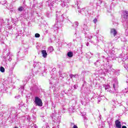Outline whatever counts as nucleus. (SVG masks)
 I'll return each instance as SVG.
<instances>
[{
	"instance_id": "obj_48",
	"label": "nucleus",
	"mask_w": 128,
	"mask_h": 128,
	"mask_svg": "<svg viewBox=\"0 0 128 128\" xmlns=\"http://www.w3.org/2000/svg\"><path fill=\"white\" fill-rule=\"evenodd\" d=\"M98 8H100V6H98Z\"/></svg>"
},
{
	"instance_id": "obj_23",
	"label": "nucleus",
	"mask_w": 128,
	"mask_h": 128,
	"mask_svg": "<svg viewBox=\"0 0 128 128\" xmlns=\"http://www.w3.org/2000/svg\"><path fill=\"white\" fill-rule=\"evenodd\" d=\"M54 4H56V2H54V0H52L50 2V6H54Z\"/></svg>"
},
{
	"instance_id": "obj_35",
	"label": "nucleus",
	"mask_w": 128,
	"mask_h": 128,
	"mask_svg": "<svg viewBox=\"0 0 128 128\" xmlns=\"http://www.w3.org/2000/svg\"><path fill=\"white\" fill-rule=\"evenodd\" d=\"M59 74L61 78H64V76L62 75V72L60 71L59 72Z\"/></svg>"
},
{
	"instance_id": "obj_33",
	"label": "nucleus",
	"mask_w": 128,
	"mask_h": 128,
	"mask_svg": "<svg viewBox=\"0 0 128 128\" xmlns=\"http://www.w3.org/2000/svg\"><path fill=\"white\" fill-rule=\"evenodd\" d=\"M76 76V75H74L72 74H70V78H75Z\"/></svg>"
},
{
	"instance_id": "obj_6",
	"label": "nucleus",
	"mask_w": 128,
	"mask_h": 128,
	"mask_svg": "<svg viewBox=\"0 0 128 128\" xmlns=\"http://www.w3.org/2000/svg\"><path fill=\"white\" fill-rule=\"evenodd\" d=\"M118 100H112L111 101L110 106L112 110H114V108H116V106H118Z\"/></svg>"
},
{
	"instance_id": "obj_24",
	"label": "nucleus",
	"mask_w": 128,
	"mask_h": 128,
	"mask_svg": "<svg viewBox=\"0 0 128 128\" xmlns=\"http://www.w3.org/2000/svg\"><path fill=\"white\" fill-rule=\"evenodd\" d=\"M74 42H80V38H77L76 39L74 40Z\"/></svg>"
},
{
	"instance_id": "obj_21",
	"label": "nucleus",
	"mask_w": 128,
	"mask_h": 128,
	"mask_svg": "<svg viewBox=\"0 0 128 128\" xmlns=\"http://www.w3.org/2000/svg\"><path fill=\"white\" fill-rule=\"evenodd\" d=\"M100 60H98L96 62L94 63V66H100Z\"/></svg>"
},
{
	"instance_id": "obj_17",
	"label": "nucleus",
	"mask_w": 128,
	"mask_h": 128,
	"mask_svg": "<svg viewBox=\"0 0 128 128\" xmlns=\"http://www.w3.org/2000/svg\"><path fill=\"white\" fill-rule=\"evenodd\" d=\"M113 88L114 90H118V82H115L113 84Z\"/></svg>"
},
{
	"instance_id": "obj_7",
	"label": "nucleus",
	"mask_w": 128,
	"mask_h": 128,
	"mask_svg": "<svg viewBox=\"0 0 128 128\" xmlns=\"http://www.w3.org/2000/svg\"><path fill=\"white\" fill-rule=\"evenodd\" d=\"M88 30H90V28H88V24L84 23L81 26V32H85L86 34V32H88Z\"/></svg>"
},
{
	"instance_id": "obj_43",
	"label": "nucleus",
	"mask_w": 128,
	"mask_h": 128,
	"mask_svg": "<svg viewBox=\"0 0 128 128\" xmlns=\"http://www.w3.org/2000/svg\"><path fill=\"white\" fill-rule=\"evenodd\" d=\"M100 53H97V54H96V56H100Z\"/></svg>"
},
{
	"instance_id": "obj_25",
	"label": "nucleus",
	"mask_w": 128,
	"mask_h": 128,
	"mask_svg": "<svg viewBox=\"0 0 128 128\" xmlns=\"http://www.w3.org/2000/svg\"><path fill=\"white\" fill-rule=\"evenodd\" d=\"M5 70L3 66L0 67V71L1 72H4Z\"/></svg>"
},
{
	"instance_id": "obj_19",
	"label": "nucleus",
	"mask_w": 128,
	"mask_h": 128,
	"mask_svg": "<svg viewBox=\"0 0 128 128\" xmlns=\"http://www.w3.org/2000/svg\"><path fill=\"white\" fill-rule=\"evenodd\" d=\"M89 40H90L91 39V42L92 44H94V42H96L95 40H94V38H95V40H96V36H94V38H92V36H91L90 38V36L88 37Z\"/></svg>"
},
{
	"instance_id": "obj_37",
	"label": "nucleus",
	"mask_w": 128,
	"mask_h": 128,
	"mask_svg": "<svg viewBox=\"0 0 128 128\" xmlns=\"http://www.w3.org/2000/svg\"><path fill=\"white\" fill-rule=\"evenodd\" d=\"M56 108V105L52 102V108Z\"/></svg>"
},
{
	"instance_id": "obj_53",
	"label": "nucleus",
	"mask_w": 128,
	"mask_h": 128,
	"mask_svg": "<svg viewBox=\"0 0 128 128\" xmlns=\"http://www.w3.org/2000/svg\"><path fill=\"white\" fill-rule=\"evenodd\" d=\"M64 112V111H63V112Z\"/></svg>"
},
{
	"instance_id": "obj_10",
	"label": "nucleus",
	"mask_w": 128,
	"mask_h": 128,
	"mask_svg": "<svg viewBox=\"0 0 128 128\" xmlns=\"http://www.w3.org/2000/svg\"><path fill=\"white\" fill-rule=\"evenodd\" d=\"M70 2V0H64L61 2L60 5L62 8H64L65 6H68V4Z\"/></svg>"
},
{
	"instance_id": "obj_13",
	"label": "nucleus",
	"mask_w": 128,
	"mask_h": 128,
	"mask_svg": "<svg viewBox=\"0 0 128 128\" xmlns=\"http://www.w3.org/2000/svg\"><path fill=\"white\" fill-rule=\"evenodd\" d=\"M115 124L116 128H122V124L120 123V120H116L115 122Z\"/></svg>"
},
{
	"instance_id": "obj_26",
	"label": "nucleus",
	"mask_w": 128,
	"mask_h": 128,
	"mask_svg": "<svg viewBox=\"0 0 128 128\" xmlns=\"http://www.w3.org/2000/svg\"><path fill=\"white\" fill-rule=\"evenodd\" d=\"M78 6V10H80V2H77V4H76L75 6Z\"/></svg>"
},
{
	"instance_id": "obj_16",
	"label": "nucleus",
	"mask_w": 128,
	"mask_h": 128,
	"mask_svg": "<svg viewBox=\"0 0 128 128\" xmlns=\"http://www.w3.org/2000/svg\"><path fill=\"white\" fill-rule=\"evenodd\" d=\"M122 64H123L124 68H126V70H128V61L126 60V61L123 62Z\"/></svg>"
},
{
	"instance_id": "obj_47",
	"label": "nucleus",
	"mask_w": 128,
	"mask_h": 128,
	"mask_svg": "<svg viewBox=\"0 0 128 128\" xmlns=\"http://www.w3.org/2000/svg\"><path fill=\"white\" fill-rule=\"evenodd\" d=\"M126 94H128V90L126 91Z\"/></svg>"
},
{
	"instance_id": "obj_18",
	"label": "nucleus",
	"mask_w": 128,
	"mask_h": 128,
	"mask_svg": "<svg viewBox=\"0 0 128 128\" xmlns=\"http://www.w3.org/2000/svg\"><path fill=\"white\" fill-rule=\"evenodd\" d=\"M54 52V47L50 46L48 48V52H49V54H50V52Z\"/></svg>"
},
{
	"instance_id": "obj_14",
	"label": "nucleus",
	"mask_w": 128,
	"mask_h": 128,
	"mask_svg": "<svg viewBox=\"0 0 128 128\" xmlns=\"http://www.w3.org/2000/svg\"><path fill=\"white\" fill-rule=\"evenodd\" d=\"M42 56L44 58H46L48 56V53L46 52V50H42L41 51Z\"/></svg>"
},
{
	"instance_id": "obj_2",
	"label": "nucleus",
	"mask_w": 128,
	"mask_h": 128,
	"mask_svg": "<svg viewBox=\"0 0 128 128\" xmlns=\"http://www.w3.org/2000/svg\"><path fill=\"white\" fill-rule=\"evenodd\" d=\"M122 54H120L118 57L116 58V60H118V62H120L122 60V58L124 60H126L128 58V54L126 50H125L124 48H122Z\"/></svg>"
},
{
	"instance_id": "obj_1",
	"label": "nucleus",
	"mask_w": 128,
	"mask_h": 128,
	"mask_svg": "<svg viewBox=\"0 0 128 128\" xmlns=\"http://www.w3.org/2000/svg\"><path fill=\"white\" fill-rule=\"evenodd\" d=\"M56 16L57 17L56 21L52 28L54 30V32L56 34H58V30L62 28L63 22H68V24H70V22L72 24V22L68 20V18L66 17V14H63L60 17H58V11L56 12Z\"/></svg>"
},
{
	"instance_id": "obj_50",
	"label": "nucleus",
	"mask_w": 128,
	"mask_h": 128,
	"mask_svg": "<svg viewBox=\"0 0 128 128\" xmlns=\"http://www.w3.org/2000/svg\"><path fill=\"white\" fill-rule=\"evenodd\" d=\"M58 2H60L62 0H57Z\"/></svg>"
},
{
	"instance_id": "obj_12",
	"label": "nucleus",
	"mask_w": 128,
	"mask_h": 128,
	"mask_svg": "<svg viewBox=\"0 0 128 128\" xmlns=\"http://www.w3.org/2000/svg\"><path fill=\"white\" fill-rule=\"evenodd\" d=\"M103 87L106 90H107V92H112V94H114V92L112 91V90H110V85H106V84H103Z\"/></svg>"
},
{
	"instance_id": "obj_40",
	"label": "nucleus",
	"mask_w": 128,
	"mask_h": 128,
	"mask_svg": "<svg viewBox=\"0 0 128 128\" xmlns=\"http://www.w3.org/2000/svg\"><path fill=\"white\" fill-rule=\"evenodd\" d=\"M73 128H78V126H76V125H74V126H73Z\"/></svg>"
},
{
	"instance_id": "obj_29",
	"label": "nucleus",
	"mask_w": 128,
	"mask_h": 128,
	"mask_svg": "<svg viewBox=\"0 0 128 128\" xmlns=\"http://www.w3.org/2000/svg\"><path fill=\"white\" fill-rule=\"evenodd\" d=\"M116 0H112V4H113V6H114V4H116Z\"/></svg>"
},
{
	"instance_id": "obj_3",
	"label": "nucleus",
	"mask_w": 128,
	"mask_h": 128,
	"mask_svg": "<svg viewBox=\"0 0 128 128\" xmlns=\"http://www.w3.org/2000/svg\"><path fill=\"white\" fill-rule=\"evenodd\" d=\"M42 64L39 62H35L33 64V68L32 70H34L35 72H38V70L40 69V66Z\"/></svg>"
},
{
	"instance_id": "obj_20",
	"label": "nucleus",
	"mask_w": 128,
	"mask_h": 128,
	"mask_svg": "<svg viewBox=\"0 0 128 128\" xmlns=\"http://www.w3.org/2000/svg\"><path fill=\"white\" fill-rule=\"evenodd\" d=\"M67 56H68V58H72L74 56V54L72 52H68Z\"/></svg>"
},
{
	"instance_id": "obj_5",
	"label": "nucleus",
	"mask_w": 128,
	"mask_h": 128,
	"mask_svg": "<svg viewBox=\"0 0 128 128\" xmlns=\"http://www.w3.org/2000/svg\"><path fill=\"white\" fill-rule=\"evenodd\" d=\"M34 103L38 106H42V99L38 96L35 97Z\"/></svg>"
},
{
	"instance_id": "obj_49",
	"label": "nucleus",
	"mask_w": 128,
	"mask_h": 128,
	"mask_svg": "<svg viewBox=\"0 0 128 128\" xmlns=\"http://www.w3.org/2000/svg\"><path fill=\"white\" fill-rule=\"evenodd\" d=\"M14 128H18V126H15Z\"/></svg>"
},
{
	"instance_id": "obj_44",
	"label": "nucleus",
	"mask_w": 128,
	"mask_h": 128,
	"mask_svg": "<svg viewBox=\"0 0 128 128\" xmlns=\"http://www.w3.org/2000/svg\"><path fill=\"white\" fill-rule=\"evenodd\" d=\"M122 128H126V126H122Z\"/></svg>"
},
{
	"instance_id": "obj_42",
	"label": "nucleus",
	"mask_w": 128,
	"mask_h": 128,
	"mask_svg": "<svg viewBox=\"0 0 128 128\" xmlns=\"http://www.w3.org/2000/svg\"><path fill=\"white\" fill-rule=\"evenodd\" d=\"M86 46H90V43L89 42H87L86 44Z\"/></svg>"
},
{
	"instance_id": "obj_31",
	"label": "nucleus",
	"mask_w": 128,
	"mask_h": 128,
	"mask_svg": "<svg viewBox=\"0 0 128 128\" xmlns=\"http://www.w3.org/2000/svg\"><path fill=\"white\" fill-rule=\"evenodd\" d=\"M74 24L76 28H77V26H78L79 23L78 21L75 22Z\"/></svg>"
},
{
	"instance_id": "obj_15",
	"label": "nucleus",
	"mask_w": 128,
	"mask_h": 128,
	"mask_svg": "<svg viewBox=\"0 0 128 128\" xmlns=\"http://www.w3.org/2000/svg\"><path fill=\"white\" fill-rule=\"evenodd\" d=\"M110 34H113L114 36H116V34H118V32H116V29L111 28Z\"/></svg>"
},
{
	"instance_id": "obj_4",
	"label": "nucleus",
	"mask_w": 128,
	"mask_h": 128,
	"mask_svg": "<svg viewBox=\"0 0 128 128\" xmlns=\"http://www.w3.org/2000/svg\"><path fill=\"white\" fill-rule=\"evenodd\" d=\"M4 60L6 62L4 66H8L6 62H12V56H10V52L6 54V56H3Z\"/></svg>"
},
{
	"instance_id": "obj_41",
	"label": "nucleus",
	"mask_w": 128,
	"mask_h": 128,
	"mask_svg": "<svg viewBox=\"0 0 128 128\" xmlns=\"http://www.w3.org/2000/svg\"><path fill=\"white\" fill-rule=\"evenodd\" d=\"M48 30H46L45 31V34H48Z\"/></svg>"
},
{
	"instance_id": "obj_52",
	"label": "nucleus",
	"mask_w": 128,
	"mask_h": 128,
	"mask_svg": "<svg viewBox=\"0 0 128 128\" xmlns=\"http://www.w3.org/2000/svg\"><path fill=\"white\" fill-rule=\"evenodd\" d=\"M124 46H126V44H124Z\"/></svg>"
},
{
	"instance_id": "obj_28",
	"label": "nucleus",
	"mask_w": 128,
	"mask_h": 128,
	"mask_svg": "<svg viewBox=\"0 0 128 128\" xmlns=\"http://www.w3.org/2000/svg\"><path fill=\"white\" fill-rule=\"evenodd\" d=\"M24 86H21L20 88H19L18 90H24Z\"/></svg>"
},
{
	"instance_id": "obj_45",
	"label": "nucleus",
	"mask_w": 128,
	"mask_h": 128,
	"mask_svg": "<svg viewBox=\"0 0 128 128\" xmlns=\"http://www.w3.org/2000/svg\"><path fill=\"white\" fill-rule=\"evenodd\" d=\"M54 70H56V68L52 69V72H54Z\"/></svg>"
},
{
	"instance_id": "obj_36",
	"label": "nucleus",
	"mask_w": 128,
	"mask_h": 128,
	"mask_svg": "<svg viewBox=\"0 0 128 128\" xmlns=\"http://www.w3.org/2000/svg\"><path fill=\"white\" fill-rule=\"evenodd\" d=\"M98 22V20H96V18L95 19H94L93 20V22L94 23V24H96V22Z\"/></svg>"
},
{
	"instance_id": "obj_34",
	"label": "nucleus",
	"mask_w": 128,
	"mask_h": 128,
	"mask_svg": "<svg viewBox=\"0 0 128 128\" xmlns=\"http://www.w3.org/2000/svg\"><path fill=\"white\" fill-rule=\"evenodd\" d=\"M78 84H76L74 86V90H76V88H78Z\"/></svg>"
},
{
	"instance_id": "obj_9",
	"label": "nucleus",
	"mask_w": 128,
	"mask_h": 128,
	"mask_svg": "<svg viewBox=\"0 0 128 128\" xmlns=\"http://www.w3.org/2000/svg\"><path fill=\"white\" fill-rule=\"evenodd\" d=\"M122 16L123 20L126 22L128 18V11H126V10H124Z\"/></svg>"
},
{
	"instance_id": "obj_30",
	"label": "nucleus",
	"mask_w": 128,
	"mask_h": 128,
	"mask_svg": "<svg viewBox=\"0 0 128 128\" xmlns=\"http://www.w3.org/2000/svg\"><path fill=\"white\" fill-rule=\"evenodd\" d=\"M50 12H47L46 14V16H47V18H50Z\"/></svg>"
},
{
	"instance_id": "obj_38",
	"label": "nucleus",
	"mask_w": 128,
	"mask_h": 128,
	"mask_svg": "<svg viewBox=\"0 0 128 128\" xmlns=\"http://www.w3.org/2000/svg\"><path fill=\"white\" fill-rule=\"evenodd\" d=\"M82 12H84V8H82V10H78V12H82Z\"/></svg>"
},
{
	"instance_id": "obj_51",
	"label": "nucleus",
	"mask_w": 128,
	"mask_h": 128,
	"mask_svg": "<svg viewBox=\"0 0 128 128\" xmlns=\"http://www.w3.org/2000/svg\"><path fill=\"white\" fill-rule=\"evenodd\" d=\"M63 110H64V108H63Z\"/></svg>"
},
{
	"instance_id": "obj_46",
	"label": "nucleus",
	"mask_w": 128,
	"mask_h": 128,
	"mask_svg": "<svg viewBox=\"0 0 128 128\" xmlns=\"http://www.w3.org/2000/svg\"><path fill=\"white\" fill-rule=\"evenodd\" d=\"M34 128H38V127L36 126V124H34Z\"/></svg>"
},
{
	"instance_id": "obj_11",
	"label": "nucleus",
	"mask_w": 128,
	"mask_h": 128,
	"mask_svg": "<svg viewBox=\"0 0 128 128\" xmlns=\"http://www.w3.org/2000/svg\"><path fill=\"white\" fill-rule=\"evenodd\" d=\"M104 6L105 8H106L107 10V12H112V4H105Z\"/></svg>"
},
{
	"instance_id": "obj_27",
	"label": "nucleus",
	"mask_w": 128,
	"mask_h": 128,
	"mask_svg": "<svg viewBox=\"0 0 128 128\" xmlns=\"http://www.w3.org/2000/svg\"><path fill=\"white\" fill-rule=\"evenodd\" d=\"M24 10V7H22V6H20V7H19L18 8V10L19 12H22V10Z\"/></svg>"
},
{
	"instance_id": "obj_54",
	"label": "nucleus",
	"mask_w": 128,
	"mask_h": 128,
	"mask_svg": "<svg viewBox=\"0 0 128 128\" xmlns=\"http://www.w3.org/2000/svg\"><path fill=\"white\" fill-rule=\"evenodd\" d=\"M116 96H118V94H116Z\"/></svg>"
},
{
	"instance_id": "obj_32",
	"label": "nucleus",
	"mask_w": 128,
	"mask_h": 128,
	"mask_svg": "<svg viewBox=\"0 0 128 128\" xmlns=\"http://www.w3.org/2000/svg\"><path fill=\"white\" fill-rule=\"evenodd\" d=\"M40 35L39 34H35V38H40Z\"/></svg>"
},
{
	"instance_id": "obj_8",
	"label": "nucleus",
	"mask_w": 128,
	"mask_h": 128,
	"mask_svg": "<svg viewBox=\"0 0 128 128\" xmlns=\"http://www.w3.org/2000/svg\"><path fill=\"white\" fill-rule=\"evenodd\" d=\"M110 72H114V70L112 68L110 65H108L107 67L104 68V73L106 74H110Z\"/></svg>"
},
{
	"instance_id": "obj_39",
	"label": "nucleus",
	"mask_w": 128,
	"mask_h": 128,
	"mask_svg": "<svg viewBox=\"0 0 128 128\" xmlns=\"http://www.w3.org/2000/svg\"><path fill=\"white\" fill-rule=\"evenodd\" d=\"M126 108H127V110H128V101H127L126 102Z\"/></svg>"
},
{
	"instance_id": "obj_22",
	"label": "nucleus",
	"mask_w": 128,
	"mask_h": 128,
	"mask_svg": "<svg viewBox=\"0 0 128 128\" xmlns=\"http://www.w3.org/2000/svg\"><path fill=\"white\" fill-rule=\"evenodd\" d=\"M88 72H90L88 71H82V76H88Z\"/></svg>"
}]
</instances>
